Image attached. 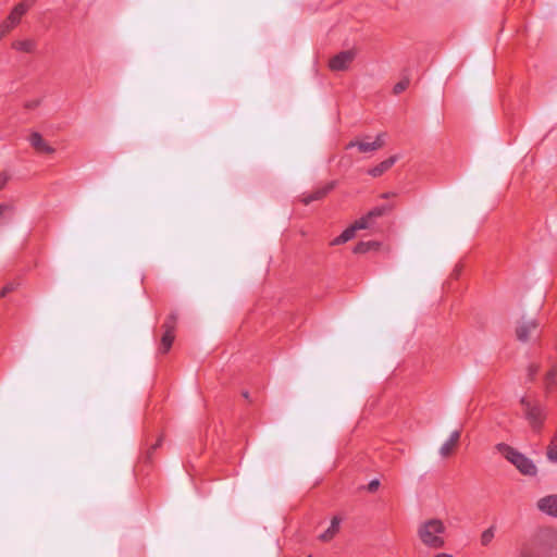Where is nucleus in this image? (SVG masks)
<instances>
[{
    "label": "nucleus",
    "instance_id": "nucleus-1",
    "mask_svg": "<svg viewBox=\"0 0 557 557\" xmlns=\"http://www.w3.org/2000/svg\"><path fill=\"white\" fill-rule=\"evenodd\" d=\"M447 528L440 518L422 520L417 527V536L430 549H441L446 544Z\"/></svg>",
    "mask_w": 557,
    "mask_h": 557
},
{
    "label": "nucleus",
    "instance_id": "nucleus-2",
    "mask_svg": "<svg viewBox=\"0 0 557 557\" xmlns=\"http://www.w3.org/2000/svg\"><path fill=\"white\" fill-rule=\"evenodd\" d=\"M496 449L502 456L512 463L520 473L523 475H535L537 473V468L532 459L518 451L513 447L509 446L505 443H499L496 445Z\"/></svg>",
    "mask_w": 557,
    "mask_h": 557
},
{
    "label": "nucleus",
    "instance_id": "nucleus-3",
    "mask_svg": "<svg viewBox=\"0 0 557 557\" xmlns=\"http://www.w3.org/2000/svg\"><path fill=\"white\" fill-rule=\"evenodd\" d=\"M520 404L523 409V414L530 426L535 432H540L545 419V411L542 405L537 401L531 400L528 397H522Z\"/></svg>",
    "mask_w": 557,
    "mask_h": 557
},
{
    "label": "nucleus",
    "instance_id": "nucleus-4",
    "mask_svg": "<svg viewBox=\"0 0 557 557\" xmlns=\"http://www.w3.org/2000/svg\"><path fill=\"white\" fill-rule=\"evenodd\" d=\"M540 323L536 319L521 318L516 326V336L518 341L527 343L539 334Z\"/></svg>",
    "mask_w": 557,
    "mask_h": 557
},
{
    "label": "nucleus",
    "instance_id": "nucleus-5",
    "mask_svg": "<svg viewBox=\"0 0 557 557\" xmlns=\"http://www.w3.org/2000/svg\"><path fill=\"white\" fill-rule=\"evenodd\" d=\"M177 315L176 313H171L166 320L164 321L162 327L164 330L162 338H161V352L165 354L170 350L173 341H174V331L176 327Z\"/></svg>",
    "mask_w": 557,
    "mask_h": 557
},
{
    "label": "nucleus",
    "instance_id": "nucleus-6",
    "mask_svg": "<svg viewBox=\"0 0 557 557\" xmlns=\"http://www.w3.org/2000/svg\"><path fill=\"white\" fill-rule=\"evenodd\" d=\"M355 58L356 54L352 50L342 51L330 60V69L332 71H345L349 67Z\"/></svg>",
    "mask_w": 557,
    "mask_h": 557
},
{
    "label": "nucleus",
    "instance_id": "nucleus-7",
    "mask_svg": "<svg viewBox=\"0 0 557 557\" xmlns=\"http://www.w3.org/2000/svg\"><path fill=\"white\" fill-rule=\"evenodd\" d=\"M359 230H366L364 219L357 220L352 225L343 231V233L339 236L334 238L331 244L333 246L345 244L348 240L352 239L356 235V232Z\"/></svg>",
    "mask_w": 557,
    "mask_h": 557
},
{
    "label": "nucleus",
    "instance_id": "nucleus-8",
    "mask_svg": "<svg viewBox=\"0 0 557 557\" xmlns=\"http://www.w3.org/2000/svg\"><path fill=\"white\" fill-rule=\"evenodd\" d=\"M536 506L543 513L557 518V494L540 498Z\"/></svg>",
    "mask_w": 557,
    "mask_h": 557
},
{
    "label": "nucleus",
    "instance_id": "nucleus-9",
    "mask_svg": "<svg viewBox=\"0 0 557 557\" xmlns=\"http://www.w3.org/2000/svg\"><path fill=\"white\" fill-rule=\"evenodd\" d=\"M30 146L41 153H53L55 150L47 141L44 140L42 136L38 132H33L29 135Z\"/></svg>",
    "mask_w": 557,
    "mask_h": 557
},
{
    "label": "nucleus",
    "instance_id": "nucleus-10",
    "mask_svg": "<svg viewBox=\"0 0 557 557\" xmlns=\"http://www.w3.org/2000/svg\"><path fill=\"white\" fill-rule=\"evenodd\" d=\"M398 160L397 156H392L387 158L386 160L380 162L377 165L373 166L368 171V174L377 177L381 176L383 173H385L387 170H389Z\"/></svg>",
    "mask_w": 557,
    "mask_h": 557
},
{
    "label": "nucleus",
    "instance_id": "nucleus-11",
    "mask_svg": "<svg viewBox=\"0 0 557 557\" xmlns=\"http://www.w3.org/2000/svg\"><path fill=\"white\" fill-rule=\"evenodd\" d=\"M460 438V431L456 430L450 433L448 440L441 446L440 454L442 457H447L451 454Z\"/></svg>",
    "mask_w": 557,
    "mask_h": 557
},
{
    "label": "nucleus",
    "instance_id": "nucleus-12",
    "mask_svg": "<svg viewBox=\"0 0 557 557\" xmlns=\"http://www.w3.org/2000/svg\"><path fill=\"white\" fill-rule=\"evenodd\" d=\"M32 7V2H22L14 7L11 13L8 16V20L11 22V25L16 26L21 17L27 12V10Z\"/></svg>",
    "mask_w": 557,
    "mask_h": 557
},
{
    "label": "nucleus",
    "instance_id": "nucleus-13",
    "mask_svg": "<svg viewBox=\"0 0 557 557\" xmlns=\"http://www.w3.org/2000/svg\"><path fill=\"white\" fill-rule=\"evenodd\" d=\"M389 210H392V206L389 205L377 206L371 209L366 215L361 216L360 219H364L366 228H368L374 219L384 215Z\"/></svg>",
    "mask_w": 557,
    "mask_h": 557
},
{
    "label": "nucleus",
    "instance_id": "nucleus-14",
    "mask_svg": "<svg viewBox=\"0 0 557 557\" xmlns=\"http://www.w3.org/2000/svg\"><path fill=\"white\" fill-rule=\"evenodd\" d=\"M357 147L360 152H372L380 149V144L352 140L346 145V149Z\"/></svg>",
    "mask_w": 557,
    "mask_h": 557
},
{
    "label": "nucleus",
    "instance_id": "nucleus-15",
    "mask_svg": "<svg viewBox=\"0 0 557 557\" xmlns=\"http://www.w3.org/2000/svg\"><path fill=\"white\" fill-rule=\"evenodd\" d=\"M333 188V183L324 186V187H321V188H318L317 190H314L313 193L305 196L302 198V202L305 205H308L312 201H315V200H320L322 199L331 189Z\"/></svg>",
    "mask_w": 557,
    "mask_h": 557
},
{
    "label": "nucleus",
    "instance_id": "nucleus-16",
    "mask_svg": "<svg viewBox=\"0 0 557 557\" xmlns=\"http://www.w3.org/2000/svg\"><path fill=\"white\" fill-rule=\"evenodd\" d=\"M341 518L339 517H334L331 521V524L330 527L327 528V530L325 532H323L321 535H320V539L322 541H330L331 539L334 537V535L338 532L339 530V525H341Z\"/></svg>",
    "mask_w": 557,
    "mask_h": 557
},
{
    "label": "nucleus",
    "instance_id": "nucleus-17",
    "mask_svg": "<svg viewBox=\"0 0 557 557\" xmlns=\"http://www.w3.org/2000/svg\"><path fill=\"white\" fill-rule=\"evenodd\" d=\"M15 50L32 53L35 50L36 42L32 39L16 40L12 44Z\"/></svg>",
    "mask_w": 557,
    "mask_h": 557
},
{
    "label": "nucleus",
    "instance_id": "nucleus-18",
    "mask_svg": "<svg viewBox=\"0 0 557 557\" xmlns=\"http://www.w3.org/2000/svg\"><path fill=\"white\" fill-rule=\"evenodd\" d=\"M377 247H379V243L374 242V240L360 242L355 246L354 252L355 253H366V252L370 251L371 249H376Z\"/></svg>",
    "mask_w": 557,
    "mask_h": 557
},
{
    "label": "nucleus",
    "instance_id": "nucleus-19",
    "mask_svg": "<svg viewBox=\"0 0 557 557\" xmlns=\"http://www.w3.org/2000/svg\"><path fill=\"white\" fill-rule=\"evenodd\" d=\"M496 527L491 525L486 530H484L480 537V543L482 546H488L493 539L495 537Z\"/></svg>",
    "mask_w": 557,
    "mask_h": 557
},
{
    "label": "nucleus",
    "instance_id": "nucleus-20",
    "mask_svg": "<svg viewBox=\"0 0 557 557\" xmlns=\"http://www.w3.org/2000/svg\"><path fill=\"white\" fill-rule=\"evenodd\" d=\"M545 383L547 387L557 384V366L554 367L546 375Z\"/></svg>",
    "mask_w": 557,
    "mask_h": 557
},
{
    "label": "nucleus",
    "instance_id": "nucleus-21",
    "mask_svg": "<svg viewBox=\"0 0 557 557\" xmlns=\"http://www.w3.org/2000/svg\"><path fill=\"white\" fill-rule=\"evenodd\" d=\"M409 86V78L405 77L394 86V94L398 95L407 89Z\"/></svg>",
    "mask_w": 557,
    "mask_h": 557
},
{
    "label": "nucleus",
    "instance_id": "nucleus-22",
    "mask_svg": "<svg viewBox=\"0 0 557 557\" xmlns=\"http://www.w3.org/2000/svg\"><path fill=\"white\" fill-rule=\"evenodd\" d=\"M15 211V207L12 203H1L0 205V218L4 216L7 213L12 215Z\"/></svg>",
    "mask_w": 557,
    "mask_h": 557
},
{
    "label": "nucleus",
    "instance_id": "nucleus-23",
    "mask_svg": "<svg viewBox=\"0 0 557 557\" xmlns=\"http://www.w3.org/2000/svg\"><path fill=\"white\" fill-rule=\"evenodd\" d=\"M13 27H15L14 25H11V22L7 18L4 22H2L0 24V39L8 33L10 32Z\"/></svg>",
    "mask_w": 557,
    "mask_h": 557
},
{
    "label": "nucleus",
    "instance_id": "nucleus-24",
    "mask_svg": "<svg viewBox=\"0 0 557 557\" xmlns=\"http://www.w3.org/2000/svg\"><path fill=\"white\" fill-rule=\"evenodd\" d=\"M40 103H41V99L28 100L25 103V108L28 110H34V109L38 108L40 106Z\"/></svg>",
    "mask_w": 557,
    "mask_h": 557
},
{
    "label": "nucleus",
    "instance_id": "nucleus-25",
    "mask_svg": "<svg viewBox=\"0 0 557 557\" xmlns=\"http://www.w3.org/2000/svg\"><path fill=\"white\" fill-rule=\"evenodd\" d=\"M521 557H557V555L555 554H547V555H544V556H540L539 554H535V553H531V552H528V550H522L521 552Z\"/></svg>",
    "mask_w": 557,
    "mask_h": 557
},
{
    "label": "nucleus",
    "instance_id": "nucleus-26",
    "mask_svg": "<svg viewBox=\"0 0 557 557\" xmlns=\"http://www.w3.org/2000/svg\"><path fill=\"white\" fill-rule=\"evenodd\" d=\"M379 485H380V481L377 479H373L368 484V491L374 492L377 490Z\"/></svg>",
    "mask_w": 557,
    "mask_h": 557
},
{
    "label": "nucleus",
    "instance_id": "nucleus-27",
    "mask_svg": "<svg viewBox=\"0 0 557 557\" xmlns=\"http://www.w3.org/2000/svg\"><path fill=\"white\" fill-rule=\"evenodd\" d=\"M9 178L10 176L7 173H0V189H2L7 185Z\"/></svg>",
    "mask_w": 557,
    "mask_h": 557
},
{
    "label": "nucleus",
    "instance_id": "nucleus-28",
    "mask_svg": "<svg viewBox=\"0 0 557 557\" xmlns=\"http://www.w3.org/2000/svg\"><path fill=\"white\" fill-rule=\"evenodd\" d=\"M385 134L384 133H381V134H377V136L375 137V140L373 141V144H380V148H382L385 144Z\"/></svg>",
    "mask_w": 557,
    "mask_h": 557
},
{
    "label": "nucleus",
    "instance_id": "nucleus-29",
    "mask_svg": "<svg viewBox=\"0 0 557 557\" xmlns=\"http://www.w3.org/2000/svg\"><path fill=\"white\" fill-rule=\"evenodd\" d=\"M14 289V284H8L3 287L1 295L5 296L8 293Z\"/></svg>",
    "mask_w": 557,
    "mask_h": 557
},
{
    "label": "nucleus",
    "instance_id": "nucleus-30",
    "mask_svg": "<svg viewBox=\"0 0 557 557\" xmlns=\"http://www.w3.org/2000/svg\"><path fill=\"white\" fill-rule=\"evenodd\" d=\"M539 367L537 366H530L529 368V376L530 379H533V376L537 373Z\"/></svg>",
    "mask_w": 557,
    "mask_h": 557
},
{
    "label": "nucleus",
    "instance_id": "nucleus-31",
    "mask_svg": "<svg viewBox=\"0 0 557 557\" xmlns=\"http://www.w3.org/2000/svg\"><path fill=\"white\" fill-rule=\"evenodd\" d=\"M433 557H454V556L448 553H438V554L434 555Z\"/></svg>",
    "mask_w": 557,
    "mask_h": 557
},
{
    "label": "nucleus",
    "instance_id": "nucleus-32",
    "mask_svg": "<svg viewBox=\"0 0 557 557\" xmlns=\"http://www.w3.org/2000/svg\"><path fill=\"white\" fill-rule=\"evenodd\" d=\"M394 195H395L394 193H389V191H388V193H384V194L382 195V198L387 199V198H389V197H392V196H394Z\"/></svg>",
    "mask_w": 557,
    "mask_h": 557
},
{
    "label": "nucleus",
    "instance_id": "nucleus-33",
    "mask_svg": "<svg viewBox=\"0 0 557 557\" xmlns=\"http://www.w3.org/2000/svg\"><path fill=\"white\" fill-rule=\"evenodd\" d=\"M161 443V440H159L154 445H153V448H157Z\"/></svg>",
    "mask_w": 557,
    "mask_h": 557
},
{
    "label": "nucleus",
    "instance_id": "nucleus-34",
    "mask_svg": "<svg viewBox=\"0 0 557 557\" xmlns=\"http://www.w3.org/2000/svg\"><path fill=\"white\" fill-rule=\"evenodd\" d=\"M243 395H244L245 398H248V393L247 392H245Z\"/></svg>",
    "mask_w": 557,
    "mask_h": 557
},
{
    "label": "nucleus",
    "instance_id": "nucleus-35",
    "mask_svg": "<svg viewBox=\"0 0 557 557\" xmlns=\"http://www.w3.org/2000/svg\"><path fill=\"white\" fill-rule=\"evenodd\" d=\"M308 557H310V556H308Z\"/></svg>",
    "mask_w": 557,
    "mask_h": 557
}]
</instances>
